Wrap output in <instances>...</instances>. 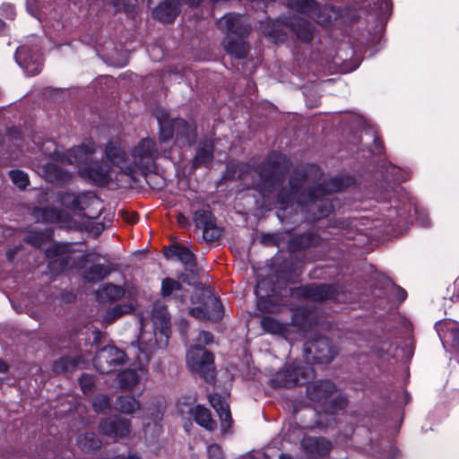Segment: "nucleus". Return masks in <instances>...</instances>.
<instances>
[{"label": "nucleus", "instance_id": "49530a36", "mask_svg": "<svg viewBox=\"0 0 459 459\" xmlns=\"http://www.w3.org/2000/svg\"><path fill=\"white\" fill-rule=\"evenodd\" d=\"M209 401L211 405L217 411V413H220L230 409V405L226 403L224 398L218 394L211 395Z\"/></svg>", "mask_w": 459, "mask_h": 459}, {"label": "nucleus", "instance_id": "f704fd0d", "mask_svg": "<svg viewBox=\"0 0 459 459\" xmlns=\"http://www.w3.org/2000/svg\"><path fill=\"white\" fill-rule=\"evenodd\" d=\"M119 387L124 390L133 389L140 381L138 373L134 369H126L117 375Z\"/></svg>", "mask_w": 459, "mask_h": 459}, {"label": "nucleus", "instance_id": "2f4dec72", "mask_svg": "<svg viewBox=\"0 0 459 459\" xmlns=\"http://www.w3.org/2000/svg\"><path fill=\"white\" fill-rule=\"evenodd\" d=\"M114 408L122 413L132 414L141 409V404L132 395H121L116 399Z\"/></svg>", "mask_w": 459, "mask_h": 459}, {"label": "nucleus", "instance_id": "052dcab7", "mask_svg": "<svg viewBox=\"0 0 459 459\" xmlns=\"http://www.w3.org/2000/svg\"><path fill=\"white\" fill-rule=\"evenodd\" d=\"M395 296L400 302H403L406 299L407 293H406L405 290H403V288L396 287Z\"/></svg>", "mask_w": 459, "mask_h": 459}, {"label": "nucleus", "instance_id": "9d476101", "mask_svg": "<svg viewBox=\"0 0 459 459\" xmlns=\"http://www.w3.org/2000/svg\"><path fill=\"white\" fill-rule=\"evenodd\" d=\"M126 362V353L112 345L100 349L93 359V365L100 374H109Z\"/></svg>", "mask_w": 459, "mask_h": 459}, {"label": "nucleus", "instance_id": "ddd939ff", "mask_svg": "<svg viewBox=\"0 0 459 459\" xmlns=\"http://www.w3.org/2000/svg\"><path fill=\"white\" fill-rule=\"evenodd\" d=\"M305 352L307 359L316 363H329L334 358L336 352L326 337H318L306 343Z\"/></svg>", "mask_w": 459, "mask_h": 459}, {"label": "nucleus", "instance_id": "a19ab883", "mask_svg": "<svg viewBox=\"0 0 459 459\" xmlns=\"http://www.w3.org/2000/svg\"><path fill=\"white\" fill-rule=\"evenodd\" d=\"M225 48L227 52L239 59L247 57L248 54V48L242 40L229 39Z\"/></svg>", "mask_w": 459, "mask_h": 459}, {"label": "nucleus", "instance_id": "4d7b16f0", "mask_svg": "<svg viewBox=\"0 0 459 459\" xmlns=\"http://www.w3.org/2000/svg\"><path fill=\"white\" fill-rule=\"evenodd\" d=\"M4 13H6V18L13 19L15 16V10L12 4H3L1 7Z\"/></svg>", "mask_w": 459, "mask_h": 459}, {"label": "nucleus", "instance_id": "a18cd8bd", "mask_svg": "<svg viewBox=\"0 0 459 459\" xmlns=\"http://www.w3.org/2000/svg\"><path fill=\"white\" fill-rule=\"evenodd\" d=\"M346 406L347 400L342 396H338L332 399L329 403L327 402L323 410H325L329 413H335L337 411L343 410Z\"/></svg>", "mask_w": 459, "mask_h": 459}, {"label": "nucleus", "instance_id": "79ce46f5", "mask_svg": "<svg viewBox=\"0 0 459 459\" xmlns=\"http://www.w3.org/2000/svg\"><path fill=\"white\" fill-rule=\"evenodd\" d=\"M178 291H183V286L178 281L169 277L162 280L160 290L162 297H172Z\"/></svg>", "mask_w": 459, "mask_h": 459}, {"label": "nucleus", "instance_id": "c756f323", "mask_svg": "<svg viewBox=\"0 0 459 459\" xmlns=\"http://www.w3.org/2000/svg\"><path fill=\"white\" fill-rule=\"evenodd\" d=\"M153 324L160 327L162 333H166L170 325V317L166 306L155 303L152 311Z\"/></svg>", "mask_w": 459, "mask_h": 459}, {"label": "nucleus", "instance_id": "9b49d317", "mask_svg": "<svg viewBox=\"0 0 459 459\" xmlns=\"http://www.w3.org/2000/svg\"><path fill=\"white\" fill-rule=\"evenodd\" d=\"M341 293V289L335 284H316L300 286L291 289V295L302 297L313 301L333 300Z\"/></svg>", "mask_w": 459, "mask_h": 459}, {"label": "nucleus", "instance_id": "4468645a", "mask_svg": "<svg viewBox=\"0 0 459 459\" xmlns=\"http://www.w3.org/2000/svg\"><path fill=\"white\" fill-rule=\"evenodd\" d=\"M131 420L121 416H109L100 420L99 429L102 435L114 440L128 437L131 433Z\"/></svg>", "mask_w": 459, "mask_h": 459}, {"label": "nucleus", "instance_id": "5701e85b", "mask_svg": "<svg viewBox=\"0 0 459 459\" xmlns=\"http://www.w3.org/2000/svg\"><path fill=\"white\" fill-rule=\"evenodd\" d=\"M303 449L313 456H323L332 449V444L325 437H306L302 439Z\"/></svg>", "mask_w": 459, "mask_h": 459}, {"label": "nucleus", "instance_id": "58836bf2", "mask_svg": "<svg viewBox=\"0 0 459 459\" xmlns=\"http://www.w3.org/2000/svg\"><path fill=\"white\" fill-rule=\"evenodd\" d=\"M134 309L131 304H118L107 310L104 316V322L108 325L113 324L122 316L130 313Z\"/></svg>", "mask_w": 459, "mask_h": 459}, {"label": "nucleus", "instance_id": "cd10ccee", "mask_svg": "<svg viewBox=\"0 0 459 459\" xmlns=\"http://www.w3.org/2000/svg\"><path fill=\"white\" fill-rule=\"evenodd\" d=\"M290 27L297 38L303 42H309L313 39L312 24L302 18L293 17L290 20Z\"/></svg>", "mask_w": 459, "mask_h": 459}, {"label": "nucleus", "instance_id": "338daca9", "mask_svg": "<svg viewBox=\"0 0 459 459\" xmlns=\"http://www.w3.org/2000/svg\"><path fill=\"white\" fill-rule=\"evenodd\" d=\"M8 370L7 364L0 359V372L4 373Z\"/></svg>", "mask_w": 459, "mask_h": 459}, {"label": "nucleus", "instance_id": "72a5a7b5", "mask_svg": "<svg viewBox=\"0 0 459 459\" xmlns=\"http://www.w3.org/2000/svg\"><path fill=\"white\" fill-rule=\"evenodd\" d=\"M169 252L186 266L194 267L196 264L195 255L186 247L181 245H175L169 247Z\"/></svg>", "mask_w": 459, "mask_h": 459}, {"label": "nucleus", "instance_id": "dca6fc26", "mask_svg": "<svg viewBox=\"0 0 459 459\" xmlns=\"http://www.w3.org/2000/svg\"><path fill=\"white\" fill-rule=\"evenodd\" d=\"M111 167L105 161H91L78 169L79 176L97 186L107 185L110 178Z\"/></svg>", "mask_w": 459, "mask_h": 459}, {"label": "nucleus", "instance_id": "c85d7f7f", "mask_svg": "<svg viewBox=\"0 0 459 459\" xmlns=\"http://www.w3.org/2000/svg\"><path fill=\"white\" fill-rule=\"evenodd\" d=\"M213 159V143L211 141H205L198 146L195 157L193 160V168L197 169L202 166H208Z\"/></svg>", "mask_w": 459, "mask_h": 459}, {"label": "nucleus", "instance_id": "1a4fd4ad", "mask_svg": "<svg viewBox=\"0 0 459 459\" xmlns=\"http://www.w3.org/2000/svg\"><path fill=\"white\" fill-rule=\"evenodd\" d=\"M194 399L184 397L178 402V411L181 416L190 414L194 420L202 428L212 432L217 429V421L212 419L211 411L204 405L193 406Z\"/></svg>", "mask_w": 459, "mask_h": 459}, {"label": "nucleus", "instance_id": "4c0bfd02", "mask_svg": "<svg viewBox=\"0 0 459 459\" xmlns=\"http://www.w3.org/2000/svg\"><path fill=\"white\" fill-rule=\"evenodd\" d=\"M79 362V357H62L54 362L53 371L56 374L71 372L76 368Z\"/></svg>", "mask_w": 459, "mask_h": 459}, {"label": "nucleus", "instance_id": "bb28decb", "mask_svg": "<svg viewBox=\"0 0 459 459\" xmlns=\"http://www.w3.org/2000/svg\"><path fill=\"white\" fill-rule=\"evenodd\" d=\"M288 7L291 10L316 19L319 13V4L315 0H288Z\"/></svg>", "mask_w": 459, "mask_h": 459}, {"label": "nucleus", "instance_id": "603ef678", "mask_svg": "<svg viewBox=\"0 0 459 459\" xmlns=\"http://www.w3.org/2000/svg\"><path fill=\"white\" fill-rule=\"evenodd\" d=\"M21 65L29 76H34L39 74L42 69V64L38 60L30 64L27 62L25 59H23V63Z\"/></svg>", "mask_w": 459, "mask_h": 459}, {"label": "nucleus", "instance_id": "5fc2aeb1", "mask_svg": "<svg viewBox=\"0 0 459 459\" xmlns=\"http://www.w3.org/2000/svg\"><path fill=\"white\" fill-rule=\"evenodd\" d=\"M209 459H223V453L221 446L217 444H212L208 446Z\"/></svg>", "mask_w": 459, "mask_h": 459}, {"label": "nucleus", "instance_id": "39448f33", "mask_svg": "<svg viewBox=\"0 0 459 459\" xmlns=\"http://www.w3.org/2000/svg\"><path fill=\"white\" fill-rule=\"evenodd\" d=\"M186 362L190 369L200 375L207 383L215 379L214 355L200 344L192 347L186 354Z\"/></svg>", "mask_w": 459, "mask_h": 459}, {"label": "nucleus", "instance_id": "3c124183", "mask_svg": "<svg viewBox=\"0 0 459 459\" xmlns=\"http://www.w3.org/2000/svg\"><path fill=\"white\" fill-rule=\"evenodd\" d=\"M104 292L107 294L108 297H109L112 299H120L125 291L122 287L117 286L112 283L107 284L103 288Z\"/></svg>", "mask_w": 459, "mask_h": 459}, {"label": "nucleus", "instance_id": "7c9ffc66", "mask_svg": "<svg viewBox=\"0 0 459 459\" xmlns=\"http://www.w3.org/2000/svg\"><path fill=\"white\" fill-rule=\"evenodd\" d=\"M77 445L85 453H94L101 447L102 442L95 433L87 432L78 436Z\"/></svg>", "mask_w": 459, "mask_h": 459}, {"label": "nucleus", "instance_id": "412c9836", "mask_svg": "<svg viewBox=\"0 0 459 459\" xmlns=\"http://www.w3.org/2000/svg\"><path fill=\"white\" fill-rule=\"evenodd\" d=\"M31 216L39 222L60 223L70 221V215L62 209L52 206L34 207Z\"/></svg>", "mask_w": 459, "mask_h": 459}, {"label": "nucleus", "instance_id": "aec40b11", "mask_svg": "<svg viewBox=\"0 0 459 459\" xmlns=\"http://www.w3.org/2000/svg\"><path fill=\"white\" fill-rule=\"evenodd\" d=\"M96 152V144L92 140H89L77 146L69 149L65 154L67 163L75 164L79 168L88 165Z\"/></svg>", "mask_w": 459, "mask_h": 459}, {"label": "nucleus", "instance_id": "6ab92c4d", "mask_svg": "<svg viewBox=\"0 0 459 459\" xmlns=\"http://www.w3.org/2000/svg\"><path fill=\"white\" fill-rule=\"evenodd\" d=\"M218 28L229 34L244 37L249 34L251 27L240 14L227 13L217 22Z\"/></svg>", "mask_w": 459, "mask_h": 459}, {"label": "nucleus", "instance_id": "8fccbe9b", "mask_svg": "<svg viewBox=\"0 0 459 459\" xmlns=\"http://www.w3.org/2000/svg\"><path fill=\"white\" fill-rule=\"evenodd\" d=\"M79 384L84 394H90L94 387V378L91 375L82 374L79 379Z\"/></svg>", "mask_w": 459, "mask_h": 459}, {"label": "nucleus", "instance_id": "0e129e2a", "mask_svg": "<svg viewBox=\"0 0 459 459\" xmlns=\"http://www.w3.org/2000/svg\"><path fill=\"white\" fill-rule=\"evenodd\" d=\"M47 171L54 172L56 177L62 173L61 170L56 165L53 164H48L47 166Z\"/></svg>", "mask_w": 459, "mask_h": 459}, {"label": "nucleus", "instance_id": "7ed1b4c3", "mask_svg": "<svg viewBox=\"0 0 459 459\" xmlns=\"http://www.w3.org/2000/svg\"><path fill=\"white\" fill-rule=\"evenodd\" d=\"M290 168L291 162L286 155L277 152L270 153L257 168L260 189L272 192L283 183Z\"/></svg>", "mask_w": 459, "mask_h": 459}, {"label": "nucleus", "instance_id": "c9c22d12", "mask_svg": "<svg viewBox=\"0 0 459 459\" xmlns=\"http://www.w3.org/2000/svg\"><path fill=\"white\" fill-rule=\"evenodd\" d=\"M260 29L264 35L273 39L275 42L283 39L284 34L280 29V23L271 19L260 22Z\"/></svg>", "mask_w": 459, "mask_h": 459}, {"label": "nucleus", "instance_id": "20e7f679", "mask_svg": "<svg viewBox=\"0 0 459 459\" xmlns=\"http://www.w3.org/2000/svg\"><path fill=\"white\" fill-rule=\"evenodd\" d=\"M310 174L317 178L322 175V172L320 169L315 165L294 169L289 182L290 188H281L277 196V202L281 204L282 209H286L294 201L298 203V198L300 196L303 187L308 181Z\"/></svg>", "mask_w": 459, "mask_h": 459}, {"label": "nucleus", "instance_id": "a878e982", "mask_svg": "<svg viewBox=\"0 0 459 459\" xmlns=\"http://www.w3.org/2000/svg\"><path fill=\"white\" fill-rule=\"evenodd\" d=\"M111 273L108 265L93 264L82 272V279L88 283H98L107 278Z\"/></svg>", "mask_w": 459, "mask_h": 459}, {"label": "nucleus", "instance_id": "09e8293b", "mask_svg": "<svg viewBox=\"0 0 459 459\" xmlns=\"http://www.w3.org/2000/svg\"><path fill=\"white\" fill-rule=\"evenodd\" d=\"M21 132L17 127L13 126L6 129L3 143L5 142H13L15 146L19 147L21 145Z\"/></svg>", "mask_w": 459, "mask_h": 459}, {"label": "nucleus", "instance_id": "6e6d98bb", "mask_svg": "<svg viewBox=\"0 0 459 459\" xmlns=\"http://www.w3.org/2000/svg\"><path fill=\"white\" fill-rule=\"evenodd\" d=\"M197 342L200 344L208 345L213 342V335L208 331H201L197 337Z\"/></svg>", "mask_w": 459, "mask_h": 459}, {"label": "nucleus", "instance_id": "bf43d9fd", "mask_svg": "<svg viewBox=\"0 0 459 459\" xmlns=\"http://www.w3.org/2000/svg\"><path fill=\"white\" fill-rule=\"evenodd\" d=\"M451 334L453 346L459 352V329L452 330Z\"/></svg>", "mask_w": 459, "mask_h": 459}, {"label": "nucleus", "instance_id": "2eb2a0df", "mask_svg": "<svg viewBox=\"0 0 459 459\" xmlns=\"http://www.w3.org/2000/svg\"><path fill=\"white\" fill-rule=\"evenodd\" d=\"M105 155L108 160L119 168L125 175L129 176L134 181L138 180L135 169L127 165L126 151L118 141H109L106 143Z\"/></svg>", "mask_w": 459, "mask_h": 459}, {"label": "nucleus", "instance_id": "0eeeda50", "mask_svg": "<svg viewBox=\"0 0 459 459\" xmlns=\"http://www.w3.org/2000/svg\"><path fill=\"white\" fill-rule=\"evenodd\" d=\"M159 154L157 143L151 138L142 139L131 153L134 167L143 176L156 169V160Z\"/></svg>", "mask_w": 459, "mask_h": 459}, {"label": "nucleus", "instance_id": "b1692460", "mask_svg": "<svg viewBox=\"0 0 459 459\" xmlns=\"http://www.w3.org/2000/svg\"><path fill=\"white\" fill-rule=\"evenodd\" d=\"M189 314L195 318L206 321H217L222 317V305L221 301L217 299H213L212 300V311L209 310L207 307H193L189 310Z\"/></svg>", "mask_w": 459, "mask_h": 459}, {"label": "nucleus", "instance_id": "37998d69", "mask_svg": "<svg viewBox=\"0 0 459 459\" xmlns=\"http://www.w3.org/2000/svg\"><path fill=\"white\" fill-rule=\"evenodd\" d=\"M9 176L13 183L20 189H25L30 184L28 175L22 170H11Z\"/></svg>", "mask_w": 459, "mask_h": 459}, {"label": "nucleus", "instance_id": "e433bc0d", "mask_svg": "<svg viewBox=\"0 0 459 459\" xmlns=\"http://www.w3.org/2000/svg\"><path fill=\"white\" fill-rule=\"evenodd\" d=\"M261 327L264 332L272 334L281 335L287 332V325L272 316H264L261 319Z\"/></svg>", "mask_w": 459, "mask_h": 459}, {"label": "nucleus", "instance_id": "a211bd4d", "mask_svg": "<svg viewBox=\"0 0 459 459\" xmlns=\"http://www.w3.org/2000/svg\"><path fill=\"white\" fill-rule=\"evenodd\" d=\"M334 391L335 385L331 380H319L307 386V396L323 409Z\"/></svg>", "mask_w": 459, "mask_h": 459}, {"label": "nucleus", "instance_id": "423d86ee", "mask_svg": "<svg viewBox=\"0 0 459 459\" xmlns=\"http://www.w3.org/2000/svg\"><path fill=\"white\" fill-rule=\"evenodd\" d=\"M315 377V371L309 365L291 363L277 372L272 379L274 386L291 388L307 384Z\"/></svg>", "mask_w": 459, "mask_h": 459}, {"label": "nucleus", "instance_id": "f8f14e48", "mask_svg": "<svg viewBox=\"0 0 459 459\" xmlns=\"http://www.w3.org/2000/svg\"><path fill=\"white\" fill-rule=\"evenodd\" d=\"M57 199L65 208L80 215H84L85 209L99 201L92 192L79 194L67 191L60 192L57 195Z\"/></svg>", "mask_w": 459, "mask_h": 459}, {"label": "nucleus", "instance_id": "4be33fe9", "mask_svg": "<svg viewBox=\"0 0 459 459\" xmlns=\"http://www.w3.org/2000/svg\"><path fill=\"white\" fill-rule=\"evenodd\" d=\"M323 238L315 232H306L294 236L288 241V249L294 253L321 245Z\"/></svg>", "mask_w": 459, "mask_h": 459}, {"label": "nucleus", "instance_id": "f03ea898", "mask_svg": "<svg viewBox=\"0 0 459 459\" xmlns=\"http://www.w3.org/2000/svg\"><path fill=\"white\" fill-rule=\"evenodd\" d=\"M159 124V140L167 143L173 138L179 147L190 146L195 141V127L183 118H171L167 110L157 108L153 111Z\"/></svg>", "mask_w": 459, "mask_h": 459}, {"label": "nucleus", "instance_id": "de8ad7c7", "mask_svg": "<svg viewBox=\"0 0 459 459\" xmlns=\"http://www.w3.org/2000/svg\"><path fill=\"white\" fill-rule=\"evenodd\" d=\"M218 416L221 420V432L222 434H226L228 430L230 429L233 424L230 410L228 409L227 411H221L218 413Z\"/></svg>", "mask_w": 459, "mask_h": 459}, {"label": "nucleus", "instance_id": "6e6552de", "mask_svg": "<svg viewBox=\"0 0 459 459\" xmlns=\"http://www.w3.org/2000/svg\"><path fill=\"white\" fill-rule=\"evenodd\" d=\"M73 246L70 243H54L46 249V256L50 259L48 269L52 274H60L72 268L75 261L72 256Z\"/></svg>", "mask_w": 459, "mask_h": 459}, {"label": "nucleus", "instance_id": "13d9d810", "mask_svg": "<svg viewBox=\"0 0 459 459\" xmlns=\"http://www.w3.org/2000/svg\"><path fill=\"white\" fill-rule=\"evenodd\" d=\"M172 298L179 303H184L187 298V290L183 287V291L175 292Z\"/></svg>", "mask_w": 459, "mask_h": 459}, {"label": "nucleus", "instance_id": "473e14b6", "mask_svg": "<svg viewBox=\"0 0 459 459\" xmlns=\"http://www.w3.org/2000/svg\"><path fill=\"white\" fill-rule=\"evenodd\" d=\"M251 166L245 162H230L227 165L226 179L243 180L251 171Z\"/></svg>", "mask_w": 459, "mask_h": 459}, {"label": "nucleus", "instance_id": "f3484780", "mask_svg": "<svg viewBox=\"0 0 459 459\" xmlns=\"http://www.w3.org/2000/svg\"><path fill=\"white\" fill-rule=\"evenodd\" d=\"M193 220L195 226L203 230V237L206 241L212 242L220 238L221 231L216 227L215 217L210 211H195Z\"/></svg>", "mask_w": 459, "mask_h": 459}, {"label": "nucleus", "instance_id": "864d4df0", "mask_svg": "<svg viewBox=\"0 0 459 459\" xmlns=\"http://www.w3.org/2000/svg\"><path fill=\"white\" fill-rule=\"evenodd\" d=\"M267 284H269V281L266 280H262L257 283L255 287V292L256 296L261 299L270 296L269 290H265V286Z\"/></svg>", "mask_w": 459, "mask_h": 459}, {"label": "nucleus", "instance_id": "680f3d73", "mask_svg": "<svg viewBox=\"0 0 459 459\" xmlns=\"http://www.w3.org/2000/svg\"><path fill=\"white\" fill-rule=\"evenodd\" d=\"M178 223L183 228L188 227L190 225L189 219L181 213L178 216Z\"/></svg>", "mask_w": 459, "mask_h": 459}, {"label": "nucleus", "instance_id": "f257e3e1", "mask_svg": "<svg viewBox=\"0 0 459 459\" xmlns=\"http://www.w3.org/2000/svg\"><path fill=\"white\" fill-rule=\"evenodd\" d=\"M351 181V178L337 177L302 191L298 204L302 206L306 220L314 222L327 217L334 208L328 195L350 186Z\"/></svg>", "mask_w": 459, "mask_h": 459}, {"label": "nucleus", "instance_id": "e2e57ef3", "mask_svg": "<svg viewBox=\"0 0 459 459\" xmlns=\"http://www.w3.org/2000/svg\"><path fill=\"white\" fill-rule=\"evenodd\" d=\"M100 257L97 254H87L81 257V262H94L98 260Z\"/></svg>", "mask_w": 459, "mask_h": 459}, {"label": "nucleus", "instance_id": "774afa93", "mask_svg": "<svg viewBox=\"0 0 459 459\" xmlns=\"http://www.w3.org/2000/svg\"><path fill=\"white\" fill-rule=\"evenodd\" d=\"M186 3L189 4V5H192V6H197L201 4V2L203 0H186Z\"/></svg>", "mask_w": 459, "mask_h": 459}, {"label": "nucleus", "instance_id": "ea45409f", "mask_svg": "<svg viewBox=\"0 0 459 459\" xmlns=\"http://www.w3.org/2000/svg\"><path fill=\"white\" fill-rule=\"evenodd\" d=\"M50 238V232L48 230L31 231L23 238L24 242L35 247H40Z\"/></svg>", "mask_w": 459, "mask_h": 459}, {"label": "nucleus", "instance_id": "393cba45", "mask_svg": "<svg viewBox=\"0 0 459 459\" xmlns=\"http://www.w3.org/2000/svg\"><path fill=\"white\" fill-rule=\"evenodd\" d=\"M179 7L173 0H166L154 10V17L164 23L172 22L179 13Z\"/></svg>", "mask_w": 459, "mask_h": 459}, {"label": "nucleus", "instance_id": "c03bdc74", "mask_svg": "<svg viewBox=\"0 0 459 459\" xmlns=\"http://www.w3.org/2000/svg\"><path fill=\"white\" fill-rule=\"evenodd\" d=\"M92 407L96 412H104L110 408V401L106 394H97L92 400Z\"/></svg>", "mask_w": 459, "mask_h": 459}, {"label": "nucleus", "instance_id": "69168bd1", "mask_svg": "<svg viewBox=\"0 0 459 459\" xmlns=\"http://www.w3.org/2000/svg\"><path fill=\"white\" fill-rule=\"evenodd\" d=\"M375 146H376V149L377 150L378 153H381L384 146H383V143L378 139H375Z\"/></svg>", "mask_w": 459, "mask_h": 459}]
</instances>
